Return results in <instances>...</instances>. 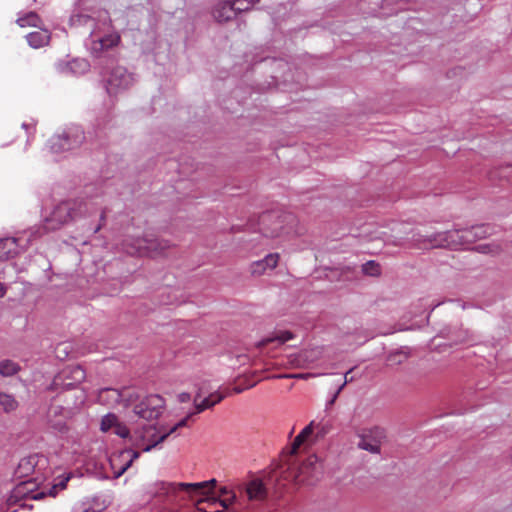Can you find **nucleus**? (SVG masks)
I'll return each mask as SVG.
<instances>
[{
  "label": "nucleus",
  "mask_w": 512,
  "mask_h": 512,
  "mask_svg": "<svg viewBox=\"0 0 512 512\" xmlns=\"http://www.w3.org/2000/svg\"><path fill=\"white\" fill-rule=\"evenodd\" d=\"M47 468L48 460L45 456L31 455L21 459L15 473L18 478L24 480L15 486L12 497L15 499H41L47 494L55 497L58 491L64 490L71 477L70 474L61 476L49 489L43 488L39 492L36 491L46 479Z\"/></svg>",
  "instance_id": "obj_1"
},
{
  "label": "nucleus",
  "mask_w": 512,
  "mask_h": 512,
  "mask_svg": "<svg viewBox=\"0 0 512 512\" xmlns=\"http://www.w3.org/2000/svg\"><path fill=\"white\" fill-rule=\"evenodd\" d=\"M222 399L223 395L219 393H213L202 400L197 395L194 398L193 405L185 411V416L182 419L173 424H161L158 427L153 424L143 425L133 431L130 436V442L135 448L143 452H149L177 429L186 426L188 419L193 415L214 406Z\"/></svg>",
  "instance_id": "obj_2"
},
{
  "label": "nucleus",
  "mask_w": 512,
  "mask_h": 512,
  "mask_svg": "<svg viewBox=\"0 0 512 512\" xmlns=\"http://www.w3.org/2000/svg\"><path fill=\"white\" fill-rule=\"evenodd\" d=\"M216 485V479L197 483L180 482L174 484V490L186 492L188 498L195 503L199 511H202L200 504L205 502L209 504L219 503L223 509H227L236 501V495L235 493H231V495H227L223 499H218L214 493Z\"/></svg>",
  "instance_id": "obj_3"
},
{
  "label": "nucleus",
  "mask_w": 512,
  "mask_h": 512,
  "mask_svg": "<svg viewBox=\"0 0 512 512\" xmlns=\"http://www.w3.org/2000/svg\"><path fill=\"white\" fill-rule=\"evenodd\" d=\"M171 246L170 241L157 239L152 235H128L122 243V248L127 254L139 257L159 256Z\"/></svg>",
  "instance_id": "obj_4"
},
{
  "label": "nucleus",
  "mask_w": 512,
  "mask_h": 512,
  "mask_svg": "<svg viewBox=\"0 0 512 512\" xmlns=\"http://www.w3.org/2000/svg\"><path fill=\"white\" fill-rule=\"evenodd\" d=\"M485 233L484 226H476L469 229L440 232L431 236L428 241L432 246L458 249L466 247L476 238L483 237Z\"/></svg>",
  "instance_id": "obj_5"
},
{
  "label": "nucleus",
  "mask_w": 512,
  "mask_h": 512,
  "mask_svg": "<svg viewBox=\"0 0 512 512\" xmlns=\"http://www.w3.org/2000/svg\"><path fill=\"white\" fill-rule=\"evenodd\" d=\"M86 373L81 366H67L53 379L49 389L52 391L71 389L82 383Z\"/></svg>",
  "instance_id": "obj_6"
},
{
  "label": "nucleus",
  "mask_w": 512,
  "mask_h": 512,
  "mask_svg": "<svg viewBox=\"0 0 512 512\" xmlns=\"http://www.w3.org/2000/svg\"><path fill=\"white\" fill-rule=\"evenodd\" d=\"M133 83L132 74L128 73L126 68L119 66L111 71L107 79L106 89L108 94L117 95L119 92L129 89Z\"/></svg>",
  "instance_id": "obj_7"
},
{
  "label": "nucleus",
  "mask_w": 512,
  "mask_h": 512,
  "mask_svg": "<svg viewBox=\"0 0 512 512\" xmlns=\"http://www.w3.org/2000/svg\"><path fill=\"white\" fill-rule=\"evenodd\" d=\"M292 220L290 215L269 213L262 216L261 225L267 236L277 237L286 232V225Z\"/></svg>",
  "instance_id": "obj_8"
},
{
  "label": "nucleus",
  "mask_w": 512,
  "mask_h": 512,
  "mask_svg": "<svg viewBox=\"0 0 512 512\" xmlns=\"http://www.w3.org/2000/svg\"><path fill=\"white\" fill-rule=\"evenodd\" d=\"M323 474V466L316 455H309L299 467L296 476L299 482L313 484Z\"/></svg>",
  "instance_id": "obj_9"
},
{
  "label": "nucleus",
  "mask_w": 512,
  "mask_h": 512,
  "mask_svg": "<svg viewBox=\"0 0 512 512\" xmlns=\"http://www.w3.org/2000/svg\"><path fill=\"white\" fill-rule=\"evenodd\" d=\"M164 405L165 402L161 396L150 395L134 407V412L143 419L152 420L161 414Z\"/></svg>",
  "instance_id": "obj_10"
},
{
  "label": "nucleus",
  "mask_w": 512,
  "mask_h": 512,
  "mask_svg": "<svg viewBox=\"0 0 512 512\" xmlns=\"http://www.w3.org/2000/svg\"><path fill=\"white\" fill-rule=\"evenodd\" d=\"M140 456L139 451L124 450L119 454H115L110 458V466L113 470L115 478L120 477Z\"/></svg>",
  "instance_id": "obj_11"
},
{
  "label": "nucleus",
  "mask_w": 512,
  "mask_h": 512,
  "mask_svg": "<svg viewBox=\"0 0 512 512\" xmlns=\"http://www.w3.org/2000/svg\"><path fill=\"white\" fill-rule=\"evenodd\" d=\"M79 141L71 136L66 130L55 134L48 143L50 151L54 154H59L72 149Z\"/></svg>",
  "instance_id": "obj_12"
},
{
  "label": "nucleus",
  "mask_w": 512,
  "mask_h": 512,
  "mask_svg": "<svg viewBox=\"0 0 512 512\" xmlns=\"http://www.w3.org/2000/svg\"><path fill=\"white\" fill-rule=\"evenodd\" d=\"M280 260L279 253H270L263 259L252 262L249 265V272L253 277H259L277 267Z\"/></svg>",
  "instance_id": "obj_13"
},
{
  "label": "nucleus",
  "mask_w": 512,
  "mask_h": 512,
  "mask_svg": "<svg viewBox=\"0 0 512 512\" xmlns=\"http://www.w3.org/2000/svg\"><path fill=\"white\" fill-rule=\"evenodd\" d=\"M70 208L67 203H62L53 211L51 218L47 220L49 223L48 229H56L60 225L71 219Z\"/></svg>",
  "instance_id": "obj_14"
},
{
  "label": "nucleus",
  "mask_w": 512,
  "mask_h": 512,
  "mask_svg": "<svg viewBox=\"0 0 512 512\" xmlns=\"http://www.w3.org/2000/svg\"><path fill=\"white\" fill-rule=\"evenodd\" d=\"M120 39V35L117 33L108 34L98 40H94L91 45V50L95 54L102 53L105 50L117 46Z\"/></svg>",
  "instance_id": "obj_15"
},
{
  "label": "nucleus",
  "mask_w": 512,
  "mask_h": 512,
  "mask_svg": "<svg viewBox=\"0 0 512 512\" xmlns=\"http://www.w3.org/2000/svg\"><path fill=\"white\" fill-rule=\"evenodd\" d=\"M19 253V245L15 238L0 240V260H8Z\"/></svg>",
  "instance_id": "obj_16"
},
{
  "label": "nucleus",
  "mask_w": 512,
  "mask_h": 512,
  "mask_svg": "<svg viewBox=\"0 0 512 512\" xmlns=\"http://www.w3.org/2000/svg\"><path fill=\"white\" fill-rule=\"evenodd\" d=\"M236 15L233 4L230 1L219 3L214 11L213 16L218 22H226L231 20Z\"/></svg>",
  "instance_id": "obj_17"
},
{
  "label": "nucleus",
  "mask_w": 512,
  "mask_h": 512,
  "mask_svg": "<svg viewBox=\"0 0 512 512\" xmlns=\"http://www.w3.org/2000/svg\"><path fill=\"white\" fill-rule=\"evenodd\" d=\"M28 44L33 48H41L47 45L50 41V33L46 29H39L30 32L27 36Z\"/></svg>",
  "instance_id": "obj_18"
},
{
  "label": "nucleus",
  "mask_w": 512,
  "mask_h": 512,
  "mask_svg": "<svg viewBox=\"0 0 512 512\" xmlns=\"http://www.w3.org/2000/svg\"><path fill=\"white\" fill-rule=\"evenodd\" d=\"M246 493L250 500H262L266 496V488L260 479L255 478L247 484Z\"/></svg>",
  "instance_id": "obj_19"
},
{
  "label": "nucleus",
  "mask_w": 512,
  "mask_h": 512,
  "mask_svg": "<svg viewBox=\"0 0 512 512\" xmlns=\"http://www.w3.org/2000/svg\"><path fill=\"white\" fill-rule=\"evenodd\" d=\"M315 429L321 431L322 434L325 433L322 424L320 422L316 423L313 420L297 435L293 442V448L297 449L298 447H300L306 441V439L310 437V435L313 433Z\"/></svg>",
  "instance_id": "obj_20"
},
{
  "label": "nucleus",
  "mask_w": 512,
  "mask_h": 512,
  "mask_svg": "<svg viewBox=\"0 0 512 512\" xmlns=\"http://www.w3.org/2000/svg\"><path fill=\"white\" fill-rule=\"evenodd\" d=\"M359 442L358 447L360 449L366 450L370 453L377 454L380 452L379 442L375 439H369L364 434H359Z\"/></svg>",
  "instance_id": "obj_21"
},
{
  "label": "nucleus",
  "mask_w": 512,
  "mask_h": 512,
  "mask_svg": "<svg viewBox=\"0 0 512 512\" xmlns=\"http://www.w3.org/2000/svg\"><path fill=\"white\" fill-rule=\"evenodd\" d=\"M20 366L17 362L5 359L0 361V375L3 377H10L18 373Z\"/></svg>",
  "instance_id": "obj_22"
},
{
  "label": "nucleus",
  "mask_w": 512,
  "mask_h": 512,
  "mask_svg": "<svg viewBox=\"0 0 512 512\" xmlns=\"http://www.w3.org/2000/svg\"><path fill=\"white\" fill-rule=\"evenodd\" d=\"M17 23L20 27H38V25L41 23V19L36 13L30 12L25 16L18 18Z\"/></svg>",
  "instance_id": "obj_23"
},
{
  "label": "nucleus",
  "mask_w": 512,
  "mask_h": 512,
  "mask_svg": "<svg viewBox=\"0 0 512 512\" xmlns=\"http://www.w3.org/2000/svg\"><path fill=\"white\" fill-rule=\"evenodd\" d=\"M0 408L5 412L13 411L17 408V401L11 395L0 392Z\"/></svg>",
  "instance_id": "obj_24"
},
{
  "label": "nucleus",
  "mask_w": 512,
  "mask_h": 512,
  "mask_svg": "<svg viewBox=\"0 0 512 512\" xmlns=\"http://www.w3.org/2000/svg\"><path fill=\"white\" fill-rule=\"evenodd\" d=\"M117 422V416L115 414L109 413L103 416L100 424V429L102 432L112 431Z\"/></svg>",
  "instance_id": "obj_25"
},
{
  "label": "nucleus",
  "mask_w": 512,
  "mask_h": 512,
  "mask_svg": "<svg viewBox=\"0 0 512 512\" xmlns=\"http://www.w3.org/2000/svg\"><path fill=\"white\" fill-rule=\"evenodd\" d=\"M292 338H293V335L291 332L279 331V332H276L274 336L268 337L265 340H263L261 344L264 345V344L274 342V341H278L280 344H283V343L291 340Z\"/></svg>",
  "instance_id": "obj_26"
},
{
  "label": "nucleus",
  "mask_w": 512,
  "mask_h": 512,
  "mask_svg": "<svg viewBox=\"0 0 512 512\" xmlns=\"http://www.w3.org/2000/svg\"><path fill=\"white\" fill-rule=\"evenodd\" d=\"M362 271L369 276H378L381 272L379 264L374 261H368L363 264Z\"/></svg>",
  "instance_id": "obj_27"
},
{
  "label": "nucleus",
  "mask_w": 512,
  "mask_h": 512,
  "mask_svg": "<svg viewBox=\"0 0 512 512\" xmlns=\"http://www.w3.org/2000/svg\"><path fill=\"white\" fill-rule=\"evenodd\" d=\"M478 251L486 254H497L500 251V247L497 244H480L477 246Z\"/></svg>",
  "instance_id": "obj_28"
},
{
  "label": "nucleus",
  "mask_w": 512,
  "mask_h": 512,
  "mask_svg": "<svg viewBox=\"0 0 512 512\" xmlns=\"http://www.w3.org/2000/svg\"><path fill=\"white\" fill-rule=\"evenodd\" d=\"M112 432L122 438H127V437L130 438V436H131L128 428L124 424L120 423L119 421L114 426Z\"/></svg>",
  "instance_id": "obj_29"
},
{
  "label": "nucleus",
  "mask_w": 512,
  "mask_h": 512,
  "mask_svg": "<svg viewBox=\"0 0 512 512\" xmlns=\"http://www.w3.org/2000/svg\"><path fill=\"white\" fill-rule=\"evenodd\" d=\"M231 4H233L235 13L249 10V5L242 0H233Z\"/></svg>",
  "instance_id": "obj_30"
},
{
  "label": "nucleus",
  "mask_w": 512,
  "mask_h": 512,
  "mask_svg": "<svg viewBox=\"0 0 512 512\" xmlns=\"http://www.w3.org/2000/svg\"><path fill=\"white\" fill-rule=\"evenodd\" d=\"M177 401L181 404L190 403L191 401V395L186 392L179 393L177 395Z\"/></svg>",
  "instance_id": "obj_31"
},
{
  "label": "nucleus",
  "mask_w": 512,
  "mask_h": 512,
  "mask_svg": "<svg viewBox=\"0 0 512 512\" xmlns=\"http://www.w3.org/2000/svg\"><path fill=\"white\" fill-rule=\"evenodd\" d=\"M316 374H311V373H300V374H294V375H289V377H293V378H297V379H308L310 377H315ZM285 377H288V375H286Z\"/></svg>",
  "instance_id": "obj_32"
},
{
  "label": "nucleus",
  "mask_w": 512,
  "mask_h": 512,
  "mask_svg": "<svg viewBox=\"0 0 512 512\" xmlns=\"http://www.w3.org/2000/svg\"><path fill=\"white\" fill-rule=\"evenodd\" d=\"M253 386H254V384H253V383L248 384V385H246V386H238V385H236V386L233 388V391H234L235 393H241V392H243L244 390H246V389H248V388H251V387H253Z\"/></svg>",
  "instance_id": "obj_33"
},
{
  "label": "nucleus",
  "mask_w": 512,
  "mask_h": 512,
  "mask_svg": "<svg viewBox=\"0 0 512 512\" xmlns=\"http://www.w3.org/2000/svg\"><path fill=\"white\" fill-rule=\"evenodd\" d=\"M219 493L221 496L225 497L227 495H231V493H233L231 490H229L227 487H221L219 489Z\"/></svg>",
  "instance_id": "obj_34"
},
{
  "label": "nucleus",
  "mask_w": 512,
  "mask_h": 512,
  "mask_svg": "<svg viewBox=\"0 0 512 512\" xmlns=\"http://www.w3.org/2000/svg\"><path fill=\"white\" fill-rule=\"evenodd\" d=\"M348 374H349V372H347V373L345 374V376H344V381H343V383L340 385V387L338 388V390H337V394H339V393L341 392V390L345 387V385L349 382V379H348V377H347V376H348Z\"/></svg>",
  "instance_id": "obj_35"
},
{
  "label": "nucleus",
  "mask_w": 512,
  "mask_h": 512,
  "mask_svg": "<svg viewBox=\"0 0 512 512\" xmlns=\"http://www.w3.org/2000/svg\"><path fill=\"white\" fill-rule=\"evenodd\" d=\"M242 1L245 2L246 5H249V9H250L259 0H242Z\"/></svg>",
  "instance_id": "obj_36"
},
{
  "label": "nucleus",
  "mask_w": 512,
  "mask_h": 512,
  "mask_svg": "<svg viewBox=\"0 0 512 512\" xmlns=\"http://www.w3.org/2000/svg\"><path fill=\"white\" fill-rule=\"evenodd\" d=\"M5 294V288L3 284L0 282V298L3 297Z\"/></svg>",
  "instance_id": "obj_37"
},
{
  "label": "nucleus",
  "mask_w": 512,
  "mask_h": 512,
  "mask_svg": "<svg viewBox=\"0 0 512 512\" xmlns=\"http://www.w3.org/2000/svg\"><path fill=\"white\" fill-rule=\"evenodd\" d=\"M76 512H96V511L94 509L88 507V508H83L82 510L76 511Z\"/></svg>",
  "instance_id": "obj_38"
},
{
  "label": "nucleus",
  "mask_w": 512,
  "mask_h": 512,
  "mask_svg": "<svg viewBox=\"0 0 512 512\" xmlns=\"http://www.w3.org/2000/svg\"><path fill=\"white\" fill-rule=\"evenodd\" d=\"M338 395L339 394H337V392H336L335 395L333 396V398H331V401L329 402L330 405H332L335 402V400L338 397Z\"/></svg>",
  "instance_id": "obj_39"
},
{
  "label": "nucleus",
  "mask_w": 512,
  "mask_h": 512,
  "mask_svg": "<svg viewBox=\"0 0 512 512\" xmlns=\"http://www.w3.org/2000/svg\"><path fill=\"white\" fill-rule=\"evenodd\" d=\"M32 124H26V123H23L22 124V128H29Z\"/></svg>",
  "instance_id": "obj_40"
}]
</instances>
